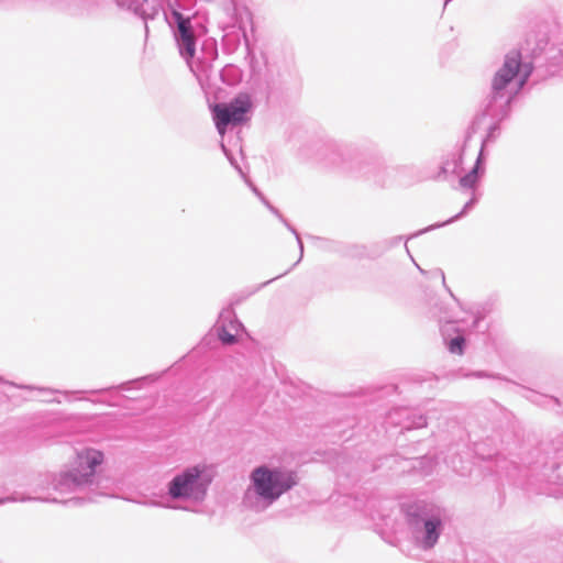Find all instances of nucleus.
I'll return each instance as SVG.
<instances>
[{
	"instance_id": "obj_1",
	"label": "nucleus",
	"mask_w": 563,
	"mask_h": 563,
	"mask_svg": "<svg viewBox=\"0 0 563 563\" xmlns=\"http://www.w3.org/2000/svg\"><path fill=\"white\" fill-rule=\"evenodd\" d=\"M104 461L102 451L84 448L76 452L71 462L56 474L38 477L35 492H46L47 496L37 498H18L14 496L0 498V505L9 501H95L98 496H108V487L98 471Z\"/></svg>"
},
{
	"instance_id": "obj_2",
	"label": "nucleus",
	"mask_w": 563,
	"mask_h": 563,
	"mask_svg": "<svg viewBox=\"0 0 563 563\" xmlns=\"http://www.w3.org/2000/svg\"><path fill=\"white\" fill-rule=\"evenodd\" d=\"M533 71L531 63L522 62L519 51L506 54L503 65L495 73L490 91L482 104V118H490L494 122L488 126L486 136L482 141L484 151L488 143L496 140L499 133V123L510 113V103L520 89L523 88Z\"/></svg>"
},
{
	"instance_id": "obj_3",
	"label": "nucleus",
	"mask_w": 563,
	"mask_h": 563,
	"mask_svg": "<svg viewBox=\"0 0 563 563\" xmlns=\"http://www.w3.org/2000/svg\"><path fill=\"white\" fill-rule=\"evenodd\" d=\"M252 488L247 489L243 503L247 507H256L252 501L256 496L263 501V508L273 505L282 495L295 487L299 477L296 471L280 466L261 465L251 473Z\"/></svg>"
},
{
	"instance_id": "obj_4",
	"label": "nucleus",
	"mask_w": 563,
	"mask_h": 563,
	"mask_svg": "<svg viewBox=\"0 0 563 563\" xmlns=\"http://www.w3.org/2000/svg\"><path fill=\"white\" fill-rule=\"evenodd\" d=\"M402 510L415 544L424 551L433 549L443 531V509L432 503L417 500L402 505Z\"/></svg>"
},
{
	"instance_id": "obj_5",
	"label": "nucleus",
	"mask_w": 563,
	"mask_h": 563,
	"mask_svg": "<svg viewBox=\"0 0 563 563\" xmlns=\"http://www.w3.org/2000/svg\"><path fill=\"white\" fill-rule=\"evenodd\" d=\"M211 477L206 474L205 466L194 465L181 470L167 483V495L172 500H205Z\"/></svg>"
},
{
	"instance_id": "obj_6",
	"label": "nucleus",
	"mask_w": 563,
	"mask_h": 563,
	"mask_svg": "<svg viewBox=\"0 0 563 563\" xmlns=\"http://www.w3.org/2000/svg\"><path fill=\"white\" fill-rule=\"evenodd\" d=\"M251 107V98L245 93L236 96L230 102L214 104L212 115L219 134L223 135L230 125L244 123Z\"/></svg>"
},
{
	"instance_id": "obj_7",
	"label": "nucleus",
	"mask_w": 563,
	"mask_h": 563,
	"mask_svg": "<svg viewBox=\"0 0 563 563\" xmlns=\"http://www.w3.org/2000/svg\"><path fill=\"white\" fill-rule=\"evenodd\" d=\"M174 23L176 25L175 38L179 48L180 55L185 59H190L196 53V36L189 18L185 16L179 11L174 10L172 13Z\"/></svg>"
},
{
	"instance_id": "obj_8",
	"label": "nucleus",
	"mask_w": 563,
	"mask_h": 563,
	"mask_svg": "<svg viewBox=\"0 0 563 563\" xmlns=\"http://www.w3.org/2000/svg\"><path fill=\"white\" fill-rule=\"evenodd\" d=\"M472 131L467 132L464 146L459 153H452L442 162L438 177L445 178L449 174L460 175L463 164L464 148L470 141Z\"/></svg>"
},
{
	"instance_id": "obj_9",
	"label": "nucleus",
	"mask_w": 563,
	"mask_h": 563,
	"mask_svg": "<svg viewBox=\"0 0 563 563\" xmlns=\"http://www.w3.org/2000/svg\"><path fill=\"white\" fill-rule=\"evenodd\" d=\"M484 163H485V155L483 154V150H482V151H479V153L477 155V158H476V162H475L473 168L467 174H465L464 176H462L460 178L461 187H463L465 189H474L476 187L479 178L485 173Z\"/></svg>"
},
{
	"instance_id": "obj_10",
	"label": "nucleus",
	"mask_w": 563,
	"mask_h": 563,
	"mask_svg": "<svg viewBox=\"0 0 563 563\" xmlns=\"http://www.w3.org/2000/svg\"><path fill=\"white\" fill-rule=\"evenodd\" d=\"M243 328L238 319H231L229 324L224 321L218 327V336L223 344L231 345L236 342V334Z\"/></svg>"
},
{
	"instance_id": "obj_11",
	"label": "nucleus",
	"mask_w": 563,
	"mask_h": 563,
	"mask_svg": "<svg viewBox=\"0 0 563 563\" xmlns=\"http://www.w3.org/2000/svg\"><path fill=\"white\" fill-rule=\"evenodd\" d=\"M223 84L234 86L240 82L242 73L241 69L232 64L225 65L219 73Z\"/></svg>"
},
{
	"instance_id": "obj_12",
	"label": "nucleus",
	"mask_w": 563,
	"mask_h": 563,
	"mask_svg": "<svg viewBox=\"0 0 563 563\" xmlns=\"http://www.w3.org/2000/svg\"><path fill=\"white\" fill-rule=\"evenodd\" d=\"M477 201H478V198L475 195H473V197L464 205L463 209L457 214H455L454 217L450 218L449 220H446L442 223L429 227L428 229L423 230V232L429 231L431 229L444 227L446 224H450V223L463 218L471 209H473V207L477 203ZM419 233H422V231H420Z\"/></svg>"
},
{
	"instance_id": "obj_13",
	"label": "nucleus",
	"mask_w": 563,
	"mask_h": 563,
	"mask_svg": "<svg viewBox=\"0 0 563 563\" xmlns=\"http://www.w3.org/2000/svg\"><path fill=\"white\" fill-rule=\"evenodd\" d=\"M448 350L453 354L462 355L465 347V339L463 335H456L448 342Z\"/></svg>"
},
{
	"instance_id": "obj_14",
	"label": "nucleus",
	"mask_w": 563,
	"mask_h": 563,
	"mask_svg": "<svg viewBox=\"0 0 563 563\" xmlns=\"http://www.w3.org/2000/svg\"><path fill=\"white\" fill-rule=\"evenodd\" d=\"M426 426H427L426 417H423L422 415H419V416L415 415L412 418H410L408 416V421L404 426V429H406V430L418 429V428H423Z\"/></svg>"
},
{
	"instance_id": "obj_15",
	"label": "nucleus",
	"mask_w": 563,
	"mask_h": 563,
	"mask_svg": "<svg viewBox=\"0 0 563 563\" xmlns=\"http://www.w3.org/2000/svg\"><path fill=\"white\" fill-rule=\"evenodd\" d=\"M529 399L531 401H533V402L539 404V405H547V404H550V402L559 405V400L556 398L550 397V396H547V395H540V394L534 393V391H530Z\"/></svg>"
},
{
	"instance_id": "obj_16",
	"label": "nucleus",
	"mask_w": 563,
	"mask_h": 563,
	"mask_svg": "<svg viewBox=\"0 0 563 563\" xmlns=\"http://www.w3.org/2000/svg\"><path fill=\"white\" fill-rule=\"evenodd\" d=\"M284 224L296 236V240H297V243H298V246H299V252H300V256H299L298 262H300L302 256H303V243H302V240H301L299 233L297 232V230L287 220H284Z\"/></svg>"
},
{
	"instance_id": "obj_17",
	"label": "nucleus",
	"mask_w": 563,
	"mask_h": 563,
	"mask_svg": "<svg viewBox=\"0 0 563 563\" xmlns=\"http://www.w3.org/2000/svg\"><path fill=\"white\" fill-rule=\"evenodd\" d=\"M464 377H473V378H494V379H497V378H500L499 375H496V374H492V373H488V372H485V371H476V372H470V373H466L463 375Z\"/></svg>"
},
{
	"instance_id": "obj_18",
	"label": "nucleus",
	"mask_w": 563,
	"mask_h": 563,
	"mask_svg": "<svg viewBox=\"0 0 563 563\" xmlns=\"http://www.w3.org/2000/svg\"><path fill=\"white\" fill-rule=\"evenodd\" d=\"M221 150L223 151L224 155L227 156V158L229 159L231 165L234 166L235 169H238L239 173L243 176L242 169L238 165V163H236L235 158L233 157V155L231 154V152L227 148V146L223 143H221Z\"/></svg>"
},
{
	"instance_id": "obj_19",
	"label": "nucleus",
	"mask_w": 563,
	"mask_h": 563,
	"mask_svg": "<svg viewBox=\"0 0 563 563\" xmlns=\"http://www.w3.org/2000/svg\"><path fill=\"white\" fill-rule=\"evenodd\" d=\"M365 252H366L365 246H363V245H352L347 250V255L360 257V256H363L365 254Z\"/></svg>"
},
{
	"instance_id": "obj_20",
	"label": "nucleus",
	"mask_w": 563,
	"mask_h": 563,
	"mask_svg": "<svg viewBox=\"0 0 563 563\" xmlns=\"http://www.w3.org/2000/svg\"><path fill=\"white\" fill-rule=\"evenodd\" d=\"M18 388H21V389H29V390H32V389H36V387L34 386H31V385H15ZM37 390H40L41 393L43 394H56V393H59V390H56V389H51V388H37Z\"/></svg>"
},
{
	"instance_id": "obj_21",
	"label": "nucleus",
	"mask_w": 563,
	"mask_h": 563,
	"mask_svg": "<svg viewBox=\"0 0 563 563\" xmlns=\"http://www.w3.org/2000/svg\"><path fill=\"white\" fill-rule=\"evenodd\" d=\"M556 479H558V481H561L559 484H560V486H561L562 488H560V489L549 490V493H548V494H550V495L554 496L555 498H563V478L561 479V475H560V474H558V475H556Z\"/></svg>"
},
{
	"instance_id": "obj_22",
	"label": "nucleus",
	"mask_w": 563,
	"mask_h": 563,
	"mask_svg": "<svg viewBox=\"0 0 563 563\" xmlns=\"http://www.w3.org/2000/svg\"><path fill=\"white\" fill-rule=\"evenodd\" d=\"M264 205L284 223V220H286L283 214L278 211V209H276L275 207H273L267 200L264 202Z\"/></svg>"
},
{
	"instance_id": "obj_23",
	"label": "nucleus",
	"mask_w": 563,
	"mask_h": 563,
	"mask_svg": "<svg viewBox=\"0 0 563 563\" xmlns=\"http://www.w3.org/2000/svg\"><path fill=\"white\" fill-rule=\"evenodd\" d=\"M247 183V185L250 186V188L252 189V191L262 200V202L264 203L266 201V198L263 196V194L250 181V180H245Z\"/></svg>"
},
{
	"instance_id": "obj_24",
	"label": "nucleus",
	"mask_w": 563,
	"mask_h": 563,
	"mask_svg": "<svg viewBox=\"0 0 563 563\" xmlns=\"http://www.w3.org/2000/svg\"><path fill=\"white\" fill-rule=\"evenodd\" d=\"M144 379H146V377L139 378V379L131 380V382H126V383H122L121 385L118 386V388L123 389V390H128L130 388L129 387L130 385H132V384H140Z\"/></svg>"
},
{
	"instance_id": "obj_25",
	"label": "nucleus",
	"mask_w": 563,
	"mask_h": 563,
	"mask_svg": "<svg viewBox=\"0 0 563 563\" xmlns=\"http://www.w3.org/2000/svg\"><path fill=\"white\" fill-rule=\"evenodd\" d=\"M408 415V410L407 409H399V410H396L394 413H390L389 418L394 421V418L393 416L394 415Z\"/></svg>"
},
{
	"instance_id": "obj_26",
	"label": "nucleus",
	"mask_w": 563,
	"mask_h": 563,
	"mask_svg": "<svg viewBox=\"0 0 563 563\" xmlns=\"http://www.w3.org/2000/svg\"><path fill=\"white\" fill-rule=\"evenodd\" d=\"M482 320H483L482 316H476L475 319H474V322H473V327L477 329L479 327V322Z\"/></svg>"
},
{
	"instance_id": "obj_27",
	"label": "nucleus",
	"mask_w": 563,
	"mask_h": 563,
	"mask_svg": "<svg viewBox=\"0 0 563 563\" xmlns=\"http://www.w3.org/2000/svg\"><path fill=\"white\" fill-rule=\"evenodd\" d=\"M438 274L441 276L442 283L444 284L445 283V276H444L443 271L439 269Z\"/></svg>"
},
{
	"instance_id": "obj_28",
	"label": "nucleus",
	"mask_w": 563,
	"mask_h": 563,
	"mask_svg": "<svg viewBox=\"0 0 563 563\" xmlns=\"http://www.w3.org/2000/svg\"><path fill=\"white\" fill-rule=\"evenodd\" d=\"M107 389H98V390H91L90 393L91 394H98V393H103L106 391Z\"/></svg>"
},
{
	"instance_id": "obj_29",
	"label": "nucleus",
	"mask_w": 563,
	"mask_h": 563,
	"mask_svg": "<svg viewBox=\"0 0 563 563\" xmlns=\"http://www.w3.org/2000/svg\"><path fill=\"white\" fill-rule=\"evenodd\" d=\"M394 240H395V243H399L402 240V236H397Z\"/></svg>"
},
{
	"instance_id": "obj_30",
	"label": "nucleus",
	"mask_w": 563,
	"mask_h": 563,
	"mask_svg": "<svg viewBox=\"0 0 563 563\" xmlns=\"http://www.w3.org/2000/svg\"><path fill=\"white\" fill-rule=\"evenodd\" d=\"M274 279H275V278H273V280H274ZM271 282H272V279H271V280H268V282H265L264 284H262V286H261V287H263V286H265V285H268Z\"/></svg>"
},
{
	"instance_id": "obj_31",
	"label": "nucleus",
	"mask_w": 563,
	"mask_h": 563,
	"mask_svg": "<svg viewBox=\"0 0 563 563\" xmlns=\"http://www.w3.org/2000/svg\"><path fill=\"white\" fill-rule=\"evenodd\" d=\"M561 468H562L561 465H559V464L555 465V470L560 471Z\"/></svg>"
},
{
	"instance_id": "obj_32",
	"label": "nucleus",
	"mask_w": 563,
	"mask_h": 563,
	"mask_svg": "<svg viewBox=\"0 0 563 563\" xmlns=\"http://www.w3.org/2000/svg\"><path fill=\"white\" fill-rule=\"evenodd\" d=\"M0 383L8 384V383H7V382H4L1 377H0Z\"/></svg>"
}]
</instances>
